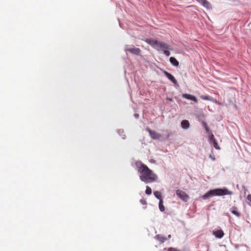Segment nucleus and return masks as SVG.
<instances>
[{"instance_id": "nucleus-1", "label": "nucleus", "mask_w": 251, "mask_h": 251, "mask_svg": "<svg viewBox=\"0 0 251 251\" xmlns=\"http://www.w3.org/2000/svg\"><path fill=\"white\" fill-rule=\"evenodd\" d=\"M138 172L140 174V179L146 183L153 182L157 179V176L148 167L141 161L135 162Z\"/></svg>"}, {"instance_id": "nucleus-2", "label": "nucleus", "mask_w": 251, "mask_h": 251, "mask_svg": "<svg viewBox=\"0 0 251 251\" xmlns=\"http://www.w3.org/2000/svg\"><path fill=\"white\" fill-rule=\"evenodd\" d=\"M148 44L159 51H165L166 50H172L171 46L164 42H159L157 40L147 39L145 40Z\"/></svg>"}, {"instance_id": "nucleus-3", "label": "nucleus", "mask_w": 251, "mask_h": 251, "mask_svg": "<svg viewBox=\"0 0 251 251\" xmlns=\"http://www.w3.org/2000/svg\"><path fill=\"white\" fill-rule=\"evenodd\" d=\"M228 194H231V193L226 188L216 189L209 191L203 195L201 198L202 199L205 200L208 199L210 197L215 196H224Z\"/></svg>"}, {"instance_id": "nucleus-4", "label": "nucleus", "mask_w": 251, "mask_h": 251, "mask_svg": "<svg viewBox=\"0 0 251 251\" xmlns=\"http://www.w3.org/2000/svg\"><path fill=\"white\" fill-rule=\"evenodd\" d=\"M125 51L129 52L132 54L135 55H139L141 52V50L139 48L134 47H129L128 46H126L125 48Z\"/></svg>"}, {"instance_id": "nucleus-5", "label": "nucleus", "mask_w": 251, "mask_h": 251, "mask_svg": "<svg viewBox=\"0 0 251 251\" xmlns=\"http://www.w3.org/2000/svg\"><path fill=\"white\" fill-rule=\"evenodd\" d=\"M176 194L183 201H187L189 198V196L185 192L181 190H177L176 191Z\"/></svg>"}, {"instance_id": "nucleus-6", "label": "nucleus", "mask_w": 251, "mask_h": 251, "mask_svg": "<svg viewBox=\"0 0 251 251\" xmlns=\"http://www.w3.org/2000/svg\"><path fill=\"white\" fill-rule=\"evenodd\" d=\"M147 130L149 132L151 137L153 139H159L161 137V135L160 134L154 131L151 130L149 128H147Z\"/></svg>"}, {"instance_id": "nucleus-7", "label": "nucleus", "mask_w": 251, "mask_h": 251, "mask_svg": "<svg viewBox=\"0 0 251 251\" xmlns=\"http://www.w3.org/2000/svg\"><path fill=\"white\" fill-rule=\"evenodd\" d=\"M164 74L165 75V76L170 80H171L174 84H176L177 83V80L176 79V78L174 77V76L172 75L171 74L169 73L167 71H164Z\"/></svg>"}, {"instance_id": "nucleus-8", "label": "nucleus", "mask_w": 251, "mask_h": 251, "mask_svg": "<svg viewBox=\"0 0 251 251\" xmlns=\"http://www.w3.org/2000/svg\"><path fill=\"white\" fill-rule=\"evenodd\" d=\"M213 234L219 238H222L224 235V232L222 229H218L213 231Z\"/></svg>"}, {"instance_id": "nucleus-9", "label": "nucleus", "mask_w": 251, "mask_h": 251, "mask_svg": "<svg viewBox=\"0 0 251 251\" xmlns=\"http://www.w3.org/2000/svg\"><path fill=\"white\" fill-rule=\"evenodd\" d=\"M182 97L188 100H193L195 102H198V100L196 97L190 94H184L182 95Z\"/></svg>"}, {"instance_id": "nucleus-10", "label": "nucleus", "mask_w": 251, "mask_h": 251, "mask_svg": "<svg viewBox=\"0 0 251 251\" xmlns=\"http://www.w3.org/2000/svg\"><path fill=\"white\" fill-rule=\"evenodd\" d=\"M201 99L203 100H208L211 101L214 103H217L218 102L216 100L213 99V98L208 96H205V95H201L200 96Z\"/></svg>"}, {"instance_id": "nucleus-11", "label": "nucleus", "mask_w": 251, "mask_h": 251, "mask_svg": "<svg viewBox=\"0 0 251 251\" xmlns=\"http://www.w3.org/2000/svg\"><path fill=\"white\" fill-rule=\"evenodd\" d=\"M181 126L184 129H187L190 126V124L188 120H184L182 121L181 123Z\"/></svg>"}, {"instance_id": "nucleus-12", "label": "nucleus", "mask_w": 251, "mask_h": 251, "mask_svg": "<svg viewBox=\"0 0 251 251\" xmlns=\"http://www.w3.org/2000/svg\"><path fill=\"white\" fill-rule=\"evenodd\" d=\"M230 211L233 214L235 215V216H236L238 217H239L241 216V213L240 212H239L238 211H237V208L235 207H232L230 209Z\"/></svg>"}, {"instance_id": "nucleus-13", "label": "nucleus", "mask_w": 251, "mask_h": 251, "mask_svg": "<svg viewBox=\"0 0 251 251\" xmlns=\"http://www.w3.org/2000/svg\"><path fill=\"white\" fill-rule=\"evenodd\" d=\"M170 61L171 63V64L177 67L179 65L178 62L175 57H171L170 58Z\"/></svg>"}, {"instance_id": "nucleus-14", "label": "nucleus", "mask_w": 251, "mask_h": 251, "mask_svg": "<svg viewBox=\"0 0 251 251\" xmlns=\"http://www.w3.org/2000/svg\"><path fill=\"white\" fill-rule=\"evenodd\" d=\"M154 195L157 199L159 200V201H160V200H162L161 192L157 191H154Z\"/></svg>"}, {"instance_id": "nucleus-15", "label": "nucleus", "mask_w": 251, "mask_h": 251, "mask_svg": "<svg viewBox=\"0 0 251 251\" xmlns=\"http://www.w3.org/2000/svg\"><path fill=\"white\" fill-rule=\"evenodd\" d=\"M163 200H160V201H159V208L161 212H164L165 211V207L163 205Z\"/></svg>"}, {"instance_id": "nucleus-16", "label": "nucleus", "mask_w": 251, "mask_h": 251, "mask_svg": "<svg viewBox=\"0 0 251 251\" xmlns=\"http://www.w3.org/2000/svg\"><path fill=\"white\" fill-rule=\"evenodd\" d=\"M156 238L162 243L164 242L166 240V238L160 235H157L156 236Z\"/></svg>"}, {"instance_id": "nucleus-17", "label": "nucleus", "mask_w": 251, "mask_h": 251, "mask_svg": "<svg viewBox=\"0 0 251 251\" xmlns=\"http://www.w3.org/2000/svg\"><path fill=\"white\" fill-rule=\"evenodd\" d=\"M213 145V146L214 148L217 150H220V148L219 146L217 140H214V141L212 142Z\"/></svg>"}, {"instance_id": "nucleus-18", "label": "nucleus", "mask_w": 251, "mask_h": 251, "mask_svg": "<svg viewBox=\"0 0 251 251\" xmlns=\"http://www.w3.org/2000/svg\"><path fill=\"white\" fill-rule=\"evenodd\" d=\"M146 194L147 195H151L152 193L151 189L148 186L146 187Z\"/></svg>"}, {"instance_id": "nucleus-19", "label": "nucleus", "mask_w": 251, "mask_h": 251, "mask_svg": "<svg viewBox=\"0 0 251 251\" xmlns=\"http://www.w3.org/2000/svg\"><path fill=\"white\" fill-rule=\"evenodd\" d=\"M209 140L210 141V142H212L214 141V140H216V139L215 138L214 136L212 133H209Z\"/></svg>"}, {"instance_id": "nucleus-20", "label": "nucleus", "mask_w": 251, "mask_h": 251, "mask_svg": "<svg viewBox=\"0 0 251 251\" xmlns=\"http://www.w3.org/2000/svg\"><path fill=\"white\" fill-rule=\"evenodd\" d=\"M202 4L203 6L207 8L209 6V3L206 0H204V1H203Z\"/></svg>"}, {"instance_id": "nucleus-21", "label": "nucleus", "mask_w": 251, "mask_h": 251, "mask_svg": "<svg viewBox=\"0 0 251 251\" xmlns=\"http://www.w3.org/2000/svg\"><path fill=\"white\" fill-rule=\"evenodd\" d=\"M169 50H166L163 51L164 53L167 56H169L170 55Z\"/></svg>"}, {"instance_id": "nucleus-22", "label": "nucleus", "mask_w": 251, "mask_h": 251, "mask_svg": "<svg viewBox=\"0 0 251 251\" xmlns=\"http://www.w3.org/2000/svg\"><path fill=\"white\" fill-rule=\"evenodd\" d=\"M168 251H180L179 250H177L176 248H170L168 249Z\"/></svg>"}, {"instance_id": "nucleus-23", "label": "nucleus", "mask_w": 251, "mask_h": 251, "mask_svg": "<svg viewBox=\"0 0 251 251\" xmlns=\"http://www.w3.org/2000/svg\"><path fill=\"white\" fill-rule=\"evenodd\" d=\"M204 126H205L206 131H207V133H208V134H209V133H212L211 132H210L209 129L207 125L206 124H204Z\"/></svg>"}, {"instance_id": "nucleus-24", "label": "nucleus", "mask_w": 251, "mask_h": 251, "mask_svg": "<svg viewBox=\"0 0 251 251\" xmlns=\"http://www.w3.org/2000/svg\"><path fill=\"white\" fill-rule=\"evenodd\" d=\"M140 202L143 204V205H146L147 204V202H146V201L144 199H141L140 200Z\"/></svg>"}, {"instance_id": "nucleus-25", "label": "nucleus", "mask_w": 251, "mask_h": 251, "mask_svg": "<svg viewBox=\"0 0 251 251\" xmlns=\"http://www.w3.org/2000/svg\"><path fill=\"white\" fill-rule=\"evenodd\" d=\"M247 200L251 202V194H249L247 197Z\"/></svg>"}, {"instance_id": "nucleus-26", "label": "nucleus", "mask_w": 251, "mask_h": 251, "mask_svg": "<svg viewBox=\"0 0 251 251\" xmlns=\"http://www.w3.org/2000/svg\"><path fill=\"white\" fill-rule=\"evenodd\" d=\"M199 2L201 3V4H202L203 1H204V0H197Z\"/></svg>"}, {"instance_id": "nucleus-27", "label": "nucleus", "mask_w": 251, "mask_h": 251, "mask_svg": "<svg viewBox=\"0 0 251 251\" xmlns=\"http://www.w3.org/2000/svg\"><path fill=\"white\" fill-rule=\"evenodd\" d=\"M199 2L201 3V4H202L203 1H204V0H197Z\"/></svg>"}, {"instance_id": "nucleus-28", "label": "nucleus", "mask_w": 251, "mask_h": 251, "mask_svg": "<svg viewBox=\"0 0 251 251\" xmlns=\"http://www.w3.org/2000/svg\"><path fill=\"white\" fill-rule=\"evenodd\" d=\"M166 99L171 101H172L173 100V99L171 98H167Z\"/></svg>"}]
</instances>
